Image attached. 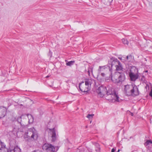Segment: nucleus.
I'll use <instances>...</instances> for the list:
<instances>
[{"instance_id": "obj_1", "label": "nucleus", "mask_w": 152, "mask_h": 152, "mask_svg": "<svg viewBox=\"0 0 152 152\" xmlns=\"http://www.w3.org/2000/svg\"><path fill=\"white\" fill-rule=\"evenodd\" d=\"M104 96L106 99L112 102H119L121 100L119 97L118 93L111 88H108Z\"/></svg>"}, {"instance_id": "obj_2", "label": "nucleus", "mask_w": 152, "mask_h": 152, "mask_svg": "<svg viewBox=\"0 0 152 152\" xmlns=\"http://www.w3.org/2000/svg\"><path fill=\"white\" fill-rule=\"evenodd\" d=\"M28 117L30 121V120L32 122L33 121V117L30 114H28L27 115L24 114L22 115L20 118L21 119V121L20 123L21 125V126L20 128L21 132H24L26 131L27 129V120L26 118Z\"/></svg>"}, {"instance_id": "obj_3", "label": "nucleus", "mask_w": 152, "mask_h": 152, "mask_svg": "<svg viewBox=\"0 0 152 152\" xmlns=\"http://www.w3.org/2000/svg\"><path fill=\"white\" fill-rule=\"evenodd\" d=\"M38 137L37 131L33 127L28 129L27 132H25L23 137L26 140L31 139L32 140H36Z\"/></svg>"}, {"instance_id": "obj_4", "label": "nucleus", "mask_w": 152, "mask_h": 152, "mask_svg": "<svg viewBox=\"0 0 152 152\" xmlns=\"http://www.w3.org/2000/svg\"><path fill=\"white\" fill-rule=\"evenodd\" d=\"M124 86V91L127 95L137 96L139 95V91L137 86L133 85H127Z\"/></svg>"}, {"instance_id": "obj_5", "label": "nucleus", "mask_w": 152, "mask_h": 152, "mask_svg": "<svg viewBox=\"0 0 152 152\" xmlns=\"http://www.w3.org/2000/svg\"><path fill=\"white\" fill-rule=\"evenodd\" d=\"M94 80L91 79H85V81L82 82L79 84V87L80 90L83 92L88 91L91 87V84Z\"/></svg>"}, {"instance_id": "obj_6", "label": "nucleus", "mask_w": 152, "mask_h": 152, "mask_svg": "<svg viewBox=\"0 0 152 152\" xmlns=\"http://www.w3.org/2000/svg\"><path fill=\"white\" fill-rule=\"evenodd\" d=\"M112 81L116 83H121L125 79V74L124 72H116L110 78Z\"/></svg>"}, {"instance_id": "obj_7", "label": "nucleus", "mask_w": 152, "mask_h": 152, "mask_svg": "<svg viewBox=\"0 0 152 152\" xmlns=\"http://www.w3.org/2000/svg\"><path fill=\"white\" fill-rule=\"evenodd\" d=\"M138 70L135 67H133L130 70L129 72V75L131 81H134L139 77L138 73Z\"/></svg>"}, {"instance_id": "obj_8", "label": "nucleus", "mask_w": 152, "mask_h": 152, "mask_svg": "<svg viewBox=\"0 0 152 152\" xmlns=\"http://www.w3.org/2000/svg\"><path fill=\"white\" fill-rule=\"evenodd\" d=\"M43 150L47 152H56L58 149V147H54L51 144L45 143L42 146Z\"/></svg>"}, {"instance_id": "obj_9", "label": "nucleus", "mask_w": 152, "mask_h": 152, "mask_svg": "<svg viewBox=\"0 0 152 152\" xmlns=\"http://www.w3.org/2000/svg\"><path fill=\"white\" fill-rule=\"evenodd\" d=\"M107 90H108L106 89L105 87L101 86L97 90L96 92L100 97H102L104 96Z\"/></svg>"}, {"instance_id": "obj_10", "label": "nucleus", "mask_w": 152, "mask_h": 152, "mask_svg": "<svg viewBox=\"0 0 152 152\" xmlns=\"http://www.w3.org/2000/svg\"><path fill=\"white\" fill-rule=\"evenodd\" d=\"M98 72H108V73H110V76L111 74V72H112L110 67L107 65L104 66H100L99 69H98Z\"/></svg>"}, {"instance_id": "obj_11", "label": "nucleus", "mask_w": 152, "mask_h": 152, "mask_svg": "<svg viewBox=\"0 0 152 152\" xmlns=\"http://www.w3.org/2000/svg\"><path fill=\"white\" fill-rule=\"evenodd\" d=\"M48 130L49 134L51 135L52 141H55L56 139V131L55 129L54 128L52 129H49Z\"/></svg>"}, {"instance_id": "obj_12", "label": "nucleus", "mask_w": 152, "mask_h": 152, "mask_svg": "<svg viewBox=\"0 0 152 152\" xmlns=\"http://www.w3.org/2000/svg\"><path fill=\"white\" fill-rule=\"evenodd\" d=\"M8 150L4 143L0 141V152H8Z\"/></svg>"}, {"instance_id": "obj_13", "label": "nucleus", "mask_w": 152, "mask_h": 152, "mask_svg": "<svg viewBox=\"0 0 152 152\" xmlns=\"http://www.w3.org/2000/svg\"><path fill=\"white\" fill-rule=\"evenodd\" d=\"M111 66L112 67L114 66L115 67L120 64V62L117 59H111Z\"/></svg>"}, {"instance_id": "obj_14", "label": "nucleus", "mask_w": 152, "mask_h": 152, "mask_svg": "<svg viewBox=\"0 0 152 152\" xmlns=\"http://www.w3.org/2000/svg\"><path fill=\"white\" fill-rule=\"evenodd\" d=\"M7 109L3 107H0V118L4 117L6 114Z\"/></svg>"}, {"instance_id": "obj_15", "label": "nucleus", "mask_w": 152, "mask_h": 152, "mask_svg": "<svg viewBox=\"0 0 152 152\" xmlns=\"http://www.w3.org/2000/svg\"><path fill=\"white\" fill-rule=\"evenodd\" d=\"M99 74H100L101 76L103 77H108L110 78L111 77V75H112V72L110 76V73H108V72H98Z\"/></svg>"}, {"instance_id": "obj_16", "label": "nucleus", "mask_w": 152, "mask_h": 152, "mask_svg": "<svg viewBox=\"0 0 152 152\" xmlns=\"http://www.w3.org/2000/svg\"><path fill=\"white\" fill-rule=\"evenodd\" d=\"M94 144L95 146V149L93 151V152H101L99 144L94 142Z\"/></svg>"}, {"instance_id": "obj_17", "label": "nucleus", "mask_w": 152, "mask_h": 152, "mask_svg": "<svg viewBox=\"0 0 152 152\" xmlns=\"http://www.w3.org/2000/svg\"><path fill=\"white\" fill-rule=\"evenodd\" d=\"M115 69L116 71H118V72H124V73H125L124 69L123 68L122 65L121 63H120V64L119 65H118L115 67Z\"/></svg>"}, {"instance_id": "obj_18", "label": "nucleus", "mask_w": 152, "mask_h": 152, "mask_svg": "<svg viewBox=\"0 0 152 152\" xmlns=\"http://www.w3.org/2000/svg\"><path fill=\"white\" fill-rule=\"evenodd\" d=\"M147 47L152 49V42L151 41L146 42Z\"/></svg>"}, {"instance_id": "obj_19", "label": "nucleus", "mask_w": 152, "mask_h": 152, "mask_svg": "<svg viewBox=\"0 0 152 152\" xmlns=\"http://www.w3.org/2000/svg\"><path fill=\"white\" fill-rule=\"evenodd\" d=\"M152 144V141L151 140H147L144 143V145L145 146H147L148 145Z\"/></svg>"}, {"instance_id": "obj_20", "label": "nucleus", "mask_w": 152, "mask_h": 152, "mask_svg": "<svg viewBox=\"0 0 152 152\" xmlns=\"http://www.w3.org/2000/svg\"><path fill=\"white\" fill-rule=\"evenodd\" d=\"M74 62V61H71L66 63V64L67 66H71L73 64Z\"/></svg>"}, {"instance_id": "obj_21", "label": "nucleus", "mask_w": 152, "mask_h": 152, "mask_svg": "<svg viewBox=\"0 0 152 152\" xmlns=\"http://www.w3.org/2000/svg\"><path fill=\"white\" fill-rule=\"evenodd\" d=\"M140 47L142 48H144L147 47V43L146 42L142 43V44L140 45Z\"/></svg>"}, {"instance_id": "obj_22", "label": "nucleus", "mask_w": 152, "mask_h": 152, "mask_svg": "<svg viewBox=\"0 0 152 152\" xmlns=\"http://www.w3.org/2000/svg\"><path fill=\"white\" fill-rule=\"evenodd\" d=\"M122 42L124 44H126L127 45L128 44V41L126 39H122Z\"/></svg>"}, {"instance_id": "obj_23", "label": "nucleus", "mask_w": 152, "mask_h": 152, "mask_svg": "<svg viewBox=\"0 0 152 152\" xmlns=\"http://www.w3.org/2000/svg\"><path fill=\"white\" fill-rule=\"evenodd\" d=\"M93 72V68L92 67H88V71L87 72L88 75H89L90 74V72Z\"/></svg>"}, {"instance_id": "obj_24", "label": "nucleus", "mask_w": 152, "mask_h": 152, "mask_svg": "<svg viewBox=\"0 0 152 152\" xmlns=\"http://www.w3.org/2000/svg\"><path fill=\"white\" fill-rule=\"evenodd\" d=\"M94 115V114H88L87 115V117L89 119L90 118H93Z\"/></svg>"}, {"instance_id": "obj_25", "label": "nucleus", "mask_w": 152, "mask_h": 152, "mask_svg": "<svg viewBox=\"0 0 152 152\" xmlns=\"http://www.w3.org/2000/svg\"><path fill=\"white\" fill-rule=\"evenodd\" d=\"M149 95L151 97L152 99V88L150 92Z\"/></svg>"}, {"instance_id": "obj_26", "label": "nucleus", "mask_w": 152, "mask_h": 152, "mask_svg": "<svg viewBox=\"0 0 152 152\" xmlns=\"http://www.w3.org/2000/svg\"><path fill=\"white\" fill-rule=\"evenodd\" d=\"M132 58V56L130 55V56H126V59L127 60H128L129 58Z\"/></svg>"}, {"instance_id": "obj_27", "label": "nucleus", "mask_w": 152, "mask_h": 152, "mask_svg": "<svg viewBox=\"0 0 152 152\" xmlns=\"http://www.w3.org/2000/svg\"><path fill=\"white\" fill-rule=\"evenodd\" d=\"M33 152H42V151L39 150H37V151H35Z\"/></svg>"}, {"instance_id": "obj_28", "label": "nucleus", "mask_w": 152, "mask_h": 152, "mask_svg": "<svg viewBox=\"0 0 152 152\" xmlns=\"http://www.w3.org/2000/svg\"><path fill=\"white\" fill-rule=\"evenodd\" d=\"M105 1H107L108 3L109 4H110L111 2L112 1H113V0H105Z\"/></svg>"}, {"instance_id": "obj_29", "label": "nucleus", "mask_w": 152, "mask_h": 152, "mask_svg": "<svg viewBox=\"0 0 152 152\" xmlns=\"http://www.w3.org/2000/svg\"><path fill=\"white\" fill-rule=\"evenodd\" d=\"M129 112L130 113V115L132 116H133L134 115L133 114V113H131V112H130V111H129Z\"/></svg>"}, {"instance_id": "obj_30", "label": "nucleus", "mask_w": 152, "mask_h": 152, "mask_svg": "<svg viewBox=\"0 0 152 152\" xmlns=\"http://www.w3.org/2000/svg\"><path fill=\"white\" fill-rule=\"evenodd\" d=\"M120 58V57H118V58L120 59L121 60H123L124 59H123V58Z\"/></svg>"}, {"instance_id": "obj_31", "label": "nucleus", "mask_w": 152, "mask_h": 152, "mask_svg": "<svg viewBox=\"0 0 152 152\" xmlns=\"http://www.w3.org/2000/svg\"><path fill=\"white\" fill-rule=\"evenodd\" d=\"M22 99H23L24 100V101H26V98L25 97H22Z\"/></svg>"}, {"instance_id": "obj_32", "label": "nucleus", "mask_w": 152, "mask_h": 152, "mask_svg": "<svg viewBox=\"0 0 152 152\" xmlns=\"http://www.w3.org/2000/svg\"><path fill=\"white\" fill-rule=\"evenodd\" d=\"M145 88H147V87L148 88V87H149V86H148V84H147V85H146V86H145Z\"/></svg>"}, {"instance_id": "obj_33", "label": "nucleus", "mask_w": 152, "mask_h": 152, "mask_svg": "<svg viewBox=\"0 0 152 152\" xmlns=\"http://www.w3.org/2000/svg\"><path fill=\"white\" fill-rule=\"evenodd\" d=\"M144 77H145L144 76H142V79H141L142 80H143V78H144Z\"/></svg>"}, {"instance_id": "obj_34", "label": "nucleus", "mask_w": 152, "mask_h": 152, "mask_svg": "<svg viewBox=\"0 0 152 152\" xmlns=\"http://www.w3.org/2000/svg\"><path fill=\"white\" fill-rule=\"evenodd\" d=\"M10 152H15L14 150H12L10 151Z\"/></svg>"}, {"instance_id": "obj_35", "label": "nucleus", "mask_w": 152, "mask_h": 152, "mask_svg": "<svg viewBox=\"0 0 152 152\" xmlns=\"http://www.w3.org/2000/svg\"><path fill=\"white\" fill-rule=\"evenodd\" d=\"M49 77V76L48 75V76H47L46 77V78H48V77Z\"/></svg>"}, {"instance_id": "obj_36", "label": "nucleus", "mask_w": 152, "mask_h": 152, "mask_svg": "<svg viewBox=\"0 0 152 152\" xmlns=\"http://www.w3.org/2000/svg\"><path fill=\"white\" fill-rule=\"evenodd\" d=\"M145 72H148V70H146V71H145Z\"/></svg>"}, {"instance_id": "obj_37", "label": "nucleus", "mask_w": 152, "mask_h": 152, "mask_svg": "<svg viewBox=\"0 0 152 152\" xmlns=\"http://www.w3.org/2000/svg\"><path fill=\"white\" fill-rule=\"evenodd\" d=\"M20 106L23 105V104H20Z\"/></svg>"}, {"instance_id": "obj_38", "label": "nucleus", "mask_w": 152, "mask_h": 152, "mask_svg": "<svg viewBox=\"0 0 152 152\" xmlns=\"http://www.w3.org/2000/svg\"><path fill=\"white\" fill-rule=\"evenodd\" d=\"M119 151H120V150H118L117 152H119Z\"/></svg>"}, {"instance_id": "obj_39", "label": "nucleus", "mask_w": 152, "mask_h": 152, "mask_svg": "<svg viewBox=\"0 0 152 152\" xmlns=\"http://www.w3.org/2000/svg\"><path fill=\"white\" fill-rule=\"evenodd\" d=\"M67 61L66 60H65V61Z\"/></svg>"}, {"instance_id": "obj_40", "label": "nucleus", "mask_w": 152, "mask_h": 152, "mask_svg": "<svg viewBox=\"0 0 152 152\" xmlns=\"http://www.w3.org/2000/svg\"><path fill=\"white\" fill-rule=\"evenodd\" d=\"M19 150H20V148L19 149Z\"/></svg>"}]
</instances>
